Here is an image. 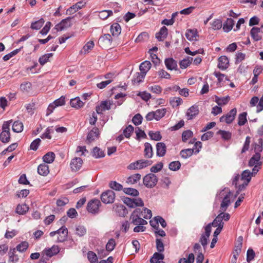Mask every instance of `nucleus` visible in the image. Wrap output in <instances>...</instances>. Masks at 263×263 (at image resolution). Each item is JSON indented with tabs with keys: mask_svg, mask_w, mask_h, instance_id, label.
Here are the masks:
<instances>
[{
	"mask_svg": "<svg viewBox=\"0 0 263 263\" xmlns=\"http://www.w3.org/2000/svg\"><path fill=\"white\" fill-rule=\"evenodd\" d=\"M262 144L263 140L262 138H259L258 143L255 144L254 147L255 154L249 161V166H253L255 164H262V161H260L261 157L260 153L262 151Z\"/></svg>",
	"mask_w": 263,
	"mask_h": 263,
	"instance_id": "f257e3e1",
	"label": "nucleus"
},
{
	"mask_svg": "<svg viewBox=\"0 0 263 263\" xmlns=\"http://www.w3.org/2000/svg\"><path fill=\"white\" fill-rule=\"evenodd\" d=\"M230 218V215L228 213L219 212V214L214 219L213 221L209 223L207 226H210V229L211 230L212 226L214 227H223L224 223L223 220L225 221H228Z\"/></svg>",
	"mask_w": 263,
	"mask_h": 263,
	"instance_id": "f03ea898",
	"label": "nucleus"
},
{
	"mask_svg": "<svg viewBox=\"0 0 263 263\" xmlns=\"http://www.w3.org/2000/svg\"><path fill=\"white\" fill-rule=\"evenodd\" d=\"M11 120L5 121L2 125V132L0 134V141L3 143H7L11 139L10 126Z\"/></svg>",
	"mask_w": 263,
	"mask_h": 263,
	"instance_id": "7ed1b4c3",
	"label": "nucleus"
},
{
	"mask_svg": "<svg viewBox=\"0 0 263 263\" xmlns=\"http://www.w3.org/2000/svg\"><path fill=\"white\" fill-rule=\"evenodd\" d=\"M152 164V161L145 159H140L134 162L131 163L127 166L129 170H141Z\"/></svg>",
	"mask_w": 263,
	"mask_h": 263,
	"instance_id": "20e7f679",
	"label": "nucleus"
},
{
	"mask_svg": "<svg viewBox=\"0 0 263 263\" xmlns=\"http://www.w3.org/2000/svg\"><path fill=\"white\" fill-rule=\"evenodd\" d=\"M158 177L153 173L146 175L143 178V183L147 188L155 187L158 182Z\"/></svg>",
	"mask_w": 263,
	"mask_h": 263,
	"instance_id": "39448f33",
	"label": "nucleus"
},
{
	"mask_svg": "<svg viewBox=\"0 0 263 263\" xmlns=\"http://www.w3.org/2000/svg\"><path fill=\"white\" fill-rule=\"evenodd\" d=\"M100 205L101 202L99 199H93L88 202L87 210L89 213L96 214L99 213Z\"/></svg>",
	"mask_w": 263,
	"mask_h": 263,
	"instance_id": "423d86ee",
	"label": "nucleus"
},
{
	"mask_svg": "<svg viewBox=\"0 0 263 263\" xmlns=\"http://www.w3.org/2000/svg\"><path fill=\"white\" fill-rule=\"evenodd\" d=\"M115 199V193L112 190H107L103 192L101 195V201L105 204L112 203Z\"/></svg>",
	"mask_w": 263,
	"mask_h": 263,
	"instance_id": "0eeeda50",
	"label": "nucleus"
},
{
	"mask_svg": "<svg viewBox=\"0 0 263 263\" xmlns=\"http://www.w3.org/2000/svg\"><path fill=\"white\" fill-rule=\"evenodd\" d=\"M112 42V37L109 34H105L101 36L99 40L98 44L102 48H109Z\"/></svg>",
	"mask_w": 263,
	"mask_h": 263,
	"instance_id": "6e6552de",
	"label": "nucleus"
},
{
	"mask_svg": "<svg viewBox=\"0 0 263 263\" xmlns=\"http://www.w3.org/2000/svg\"><path fill=\"white\" fill-rule=\"evenodd\" d=\"M237 114V109L234 108L231 109L226 115H223L220 118V122H225L227 124L231 123L235 119Z\"/></svg>",
	"mask_w": 263,
	"mask_h": 263,
	"instance_id": "1a4fd4ad",
	"label": "nucleus"
},
{
	"mask_svg": "<svg viewBox=\"0 0 263 263\" xmlns=\"http://www.w3.org/2000/svg\"><path fill=\"white\" fill-rule=\"evenodd\" d=\"M250 104L251 107L256 106V112L258 113L263 110V95L260 100L257 97H252L250 100Z\"/></svg>",
	"mask_w": 263,
	"mask_h": 263,
	"instance_id": "9d476101",
	"label": "nucleus"
},
{
	"mask_svg": "<svg viewBox=\"0 0 263 263\" xmlns=\"http://www.w3.org/2000/svg\"><path fill=\"white\" fill-rule=\"evenodd\" d=\"M71 18L72 17H67L62 20L61 22L55 26L54 29H55L57 31H59L70 27L71 26L70 21Z\"/></svg>",
	"mask_w": 263,
	"mask_h": 263,
	"instance_id": "9b49d317",
	"label": "nucleus"
},
{
	"mask_svg": "<svg viewBox=\"0 0 263 263\" xmlns=\"http://www.w3.org/2000/svg\"><path fill=\"white\" fill-rule=\"evenodd\" d=\"M141 215L132 214L130 216L131 223L135 226L146 225L147 222L140 217Z\"/></svg>",
	"mask_w": 263,
	"mask_h": 263,
	"instance_id": "f8f14e48",
	"label": "nucleus"
},
{
	"mask_svg": "<svg viewBox=\"0 0 263 263\" xmlns=\"http://www.w3.org/2000/svg\"><path fill=\"white\" fill-rule=\"evenodd\" d=\"M83 160L81 158L76 157L71 160L70 166L72 172L79 171L82 167Z\"/></svg>",
	"mask_w": 263,
	"mask_h": 263,
	"instance_id": "ddd939ff",
	"label": "nucleus"
},
{
	"mask_svg": "<svg viewBox=\"0 0 263 263\" xmlns=\"http://www.w3.org/2000/svg\"><path fill=\"white\" fill-rule=\"evenodd\" d=\"M205 233L201 235L199 241L204 248L208 244V239L210 235L211 230L210 229V226H206L204 228Z\"/></svg>",
	"mask_w": 263,
	"mask_h": 263,
	"instance_id": "4468645a",
	"label": "nucleus"
},
{
	"mask_svg": "<svg viewBox=\"0 0 263 263\" xmlns=\"http://www.w3.org/2000/svg\"><path fill=\"white\" fill-rule=\"evenodd\" d=\"M111 104L108 101H104L101 102L100 104L97 106L96 110L98 114H101L105 110H109L111 107Z\"/></svg>",
	"mask_w": 263,
	"mask_h": 263,
	"instance_id": "2eb2a0df",
	"label": "nucleus"
},
{
	"mask_svg": "<svg viewBox=\"0 0 263 263\" xmlns=\"http://www.w3.org/2000/svg\"><path fill=\"white\" fill-rule=\"evenodd\" d=\"M199 108L197 105L190 107L187 110L186 115L188 120H192L199 114Z\"/></svg>",
	"mask_w": 263,
	"mask_h": 263,
	"instance_id": "dca6fc26",
	"label": "nucleus"
},
{
	"mask_svg": "<svg viewBox=\"0 0 263 263\" xmlns=\"http://www.w3.org/2000/svg\"><path fill=\"white\" fill-rule=\"evenodd\" d=\"M59 236L57 238V242H62L66 240L68 235V230L65 227H62L58 229Z\"/></svg>",
	"mask_w": 263,
	"mask_h": 263,
	"instance_id": "f3484780",
	"label": "nucleus"
},
{
	"mask_svg": "<svg viewBox=\"0 0 263 263\" xmlns=\"http://www.w3.org/2000/svg\"><path fill=\"white\" fill-rule=\"evenodd\" d=\"M99 136V129L97 127H94L88 134L87 136V141L88 143H91L96 139L98 138Z\"/></svg>",
	"mask_w": 263,
	"mask_h": 263,
	"instance_id": "a211bd4d",
	"label": "nucleus"
},
{
	"mask_svg": "<svg viewBox=\"0 0 263 263\" xmlns=\"http://www.w3.org/2000/svg\"><path fill=\"white\" fill-rule=\"evenodd\" d=\"M229 66V61L228 58L222 55L218 58V67L221 70H225L228 68Z\"/></svg>",
	"mask_w": 263,
	"mask_h": 263,
	"instance_id": "6ab92c4d",
	"label": "nucleus"
},
{
	"mask_svg": "<svg viewBox=\"0 0 263 263\" xmlns=\"http://www.w3.org/2000/svg\"><path fill=\"white\" fill-rule=\"evenodd\" d=\"M85 5V3L83 1H80L74 5L71 6L67 10V14H73L78 10L82 8Z\"/></svg>",
	"mask_w": 263,
	"mask_h": 263,
	"instance_id": "aec40b11",
	"label": "nucleus"
},
{
	"mask_svg": "<svg viewBox=\"0 0 263 263\" xmlns=\"http://www.w3.org/2000/svg\"><path fill=\"white\" fill-rule=\"evenodd\" d=\"M230 194L231 192H230L228 194H227L223 198L221 203L220 204V209L219 212H224L226 211L229 206L230 203Z\"/></svg>",
	"mask_w": 263,
	"mask_h": 263,
	"instance_id": "412c9836",
	"label": "nucleus"
},
{
	"mask_svg": "<svg viewBox=\"0 0 263 263\" xmlns=\"http://www.w3.org/2000/svg\"><path fill=\"white\" fill-rule=\"evenodd\" d=\"M166 147L163 142H158L156 144V154L159 157H163L165 155Z\"/></svg>",
	"mask_w": 263,
	"mask_h": 263,
	"instance_id": "4be33fe9",
	"label": "nucleus"
},
{
	"mask_svg": "<svg viewBox=\"0 0 263 263\" xmlns=\"http://www.w3.org/2000/svg\"><path fill=\"white\" fill-rule=\"evenodd\" d=\"M59 248L58 246H53L50 248L45 249L43 251L44 254L49 257H51L59 252Z\"/></svg>",
	"mask_w": 263,
	"mask_h": 263,
	"instance_id": "5701e85b",
	"label": "nucleus"
},
{
	"mask_svg": "<svg viewBox=\"0 0 263 263\" xmlns=\"http://www.w3.org/2000/svg\"><path fill=\"white\" fill-rule=\"evenodd\" d=\"M70 104L72 107L80 109L84 105L85 102H83L79 97H77L70 100Z\"/></svg>",
	"mask_w": 263,
	"mask_h": 263,
	"instance_id": "b1692460",
	"label": "nucleus"
},
{
	"mask_svg": "<svg viewBox=\"0 0 263 263\" xmlns=\"http://www.w3.org/2000/svg\"><path fill=\"white\" fill-rule=\"evenodd\" d=\"M166 67L168 70H176L177 67V62L173 58H167L164 61Z\"/></svg>",
	"mask_w": 263,
	"mask_h": 263,
	"instance_id": "393cba45",
	"label": "nucleus"
},
{
	"mask_svg": "<svg viewBox=\"0 0 263 263\" xmlns=\"http://www.w3.org/2000/svg\"><path fill=\"white\" fill-rule=\"evenodd\" d=\"M168 34V30L165 26H163L159 32L156 34V37L159 41H162L166 38Z\"/></svg>",
	"mask_w": 263,
	"mask_h": 263,
	"instance_id": "a878e982",
	"label": "nucleus"
},
{
	"mask_svg": "<svg viewBox=\"0 0 263 263\" xmlns=\"http://www.w3.org/2000/svg\"><path fill=\"white\" fill-rule=\"evenodd\" d=\"M164 258V256L163 254L160 253L156 252L151 257L150 262L151 263H164L163 261Z\"/></svg>",
	"mask_w": 263,
	"mask_h": 263,
	"instance_id": "bb28decb",
	"label": "nucleus"
},
{
	"mask_svg": "<svg viewBox=\"0 0 263 263\" xmlns=\"http://www.w3.org/2000/svg\"><path fill=\"white\" fill-rule=\"evenodd\" d=\"M144 155L146 158H151L153 156L152 146L148 142L144 144Z\"/></svg>",
	"mask_w": 263,
	"mask_h": 263,
	"instance_id": "cd10ccee",
	"label": "nucleus"
},
{
	"mask_svg": "<svg viewBox=\"0 0 263 263\" xmlns=\"http://www.w3.org/2000/svg\"><path fill=\"white\" fill-rule=\"evenodd\" d=\"M37 172L40 175L47 176L49 173L48 165L45 163L40 164L37 167Z\"/></svg>",
	"mask_w": 263,
	"mask_h": 263,
	"instance_id": "c85d7f7f",
	"label": "nucleus"
},
{
	"mask_svg": "<svg viewBox=\"0 0 263 263\" xmlns=\"http://www.w3.org/2000/svg\"><path fill=\"white\" fill-rule=\"evenodd\" d=\"M151 66L152 64L151 62L148 61H145L140 65L139 69L140 72L143 73V76L144 74L146 75V73L150 69Z\"/></svg>",
	"mask_w": 263,
	"mask_h": 263,
	"instance_id": "c756f323",
	"label": "nucleus"
},
{
	"mask_svg": "<svg viewBox=\"0 0 263 263\" xmlns=\"http://www.w3.org/2000/svg\"><path fill=\"white\" fill-rule=\"evenodd\" d=\"M261 31V28L258 27H253L250 31V34L254 40L256 41L261 39V36L259 34Z\"/></svg>",
	"mask_w": 263,
	"mask_h": 263,
	"instance_id": "7c9ffc66",
	"label": "nucleus"
},
{
	"mask_svg": "<svg viewBox=\"0 0 263 263\" xmlns=\"http://www.w3.org/2000/svg\"><path fill=\"white\" fill-rule=\"evenodd\" d=\"M110 32L113 36H118L121 32V28L118 23H114L110 26Z\"/></svg>",
	"mask_w": 263,
	"mask_h": 263,
	"instance_id": "2f4dec72",
	"label": "nucleus"
},
{
	"mask_svg": "<svg viewBox=\"0 0 263 263\" xmlns=\"http://www.w3.org/2000/svg\"><path fill=\"white\" fill-rule=\"evenodd\" d=\"M234 25V20L231 18H228L223 24V30L228 32L232 29Z\"/></svg>",
	"mask_w": 263,
	"mask_h": 263,
	"instance_id": "473e14b6",
	"label": "nucleus"
},
{
	"mask_svg": "<svg viewBox=\"0 0 263 263\" xmlns=\"http://www.w3.org/2000/svg\"><path fill=\"white\" fill-rule=\"evenodd\" d=\"M55 154L53 152H48L43 157V161L46 163H51L55 159Z\"/></svg>",
	"mask_w": 263,
	"mask_h": 263,
	"instance_id": "72a5a7b5",
	"label": "nucleus"
},
{
	"mask_svg": "<svg viewBox=\"0 0 263 263\" xmlns=\"http://www.w3.org/2000/svg\"><path fill=\"white\" fill-rule=\"evenodd\" d=\"M193 60V58L190 57H187L186 58L182 60L179 62L180 68L181 69L186 68L192 63Z\"/></svg>",
	"mask_w": 263,
	"mask_h": 263,
	"instance_id": "f704fd0d",
	"label": "nucleus"
},
{
	"mask_svg": "<svg viewBox=\"0 0 263 263\" xmlns=\"http://www.w3.org/2000/svg\"><path fill=\"white\" fill-rule=\"evenodd\" d=\"M252 175L253 173L250 172V171L245 170L241 174L240 180L245 181L247 183H249L251 180Z\"/></svg>",
	"mask_w": 263,
	"mask_h": 263,
	"instance_id": "c9c22d12",
	"label": "nucleus"
},
{
	"mask_svg": "<svg viewBox=\"0 0 263 263\" xmlns=\"http://www.w3.org/2000/svg\"><path fill=\"white\" fill-rule=\"evenodd\" d=\"M45 23L44 18H41L37 21L32 22L31 24L30 28L33 30H39L43 25Z\"/></svg>",
	"mask_w": 263,
	"mask_h": 263,
	"instance_id": "e433bc0d",
	"label": "nucleus"
},
{
	"mask_svg": "<svg viewBox=\"0 0 263 263\" xmlns=\"http://www.w3.org/2000/svg\"><path fill=\"white\" fill-rule=\"evenodd\" d=\"M217 134L220 135L221 138L224 140H229L232 137V134L229 131L223 130H219L217 132Z\"/></svg>",
	"mask_w": 263,
	"mask_h": 263,
	"instance_id": "4c0bfd02",
	"label": "nucleus"
},
{
	"mask_svg": "<svg viewBox=\"0 0 263 263\" xmlns=\"http://www.w3.org/2000/svg\"><path fill=\"white\" fill-rule=\"evenodd\" d=\"M141 179V175L140 174H135L127 178V182L133 184L137 183Z\"/></svg>",
	"mask_w": 263,
	"mask_h": 263,
	"instance_id": "58836bf2",
	"label": "nucleus"
},
{
	"mask_svg": "<svg viewBox=\"0 0 263 263\" xmlns=\"http://www.w3.org/2000/svg\"><path fill=\"white\" fill-rule=\"evenodd\" d=\"M29 210L26 204H18L16 208V212L20 215H24Z\"/></svg>",
	"mask_w": 263,
	"mask_h": 263,
	"instance_id": "ea45409f",
	"label": "nucleus"
},
{
	"mask_svg": "<svg viewBox=\"0 0 263 263\" xmlns=\"http://www.w3.org/2000/svg\"><path fill=\"white\" fill-rule=\"evenodd\" d=\"M185 36L187 40L191 41L197 40L196 31L192 29L187 30L185 33Z\"/></svg>",
	"mask_w": 263,
	"mask_h": 263,
	"instance_id": "a19ab883",
	"label": "nucleus"
},
{
	"mask_svg": "<svg viewBox=\"0 0 263 263\" xmlns=\"http://www.w3.org/2000/svg\"><path fill=\"white\" fill-rule=\"evenodd\" d=\"M15 248L11 249L8 253L9 261L13 263L16 262L18 260L17 255H15Z\"/></svg>",
	"mask_w": 263,
	"mask_h": 263,
	"instance_id": "79ce46f5",
	"label": "nucleus"
},
{
	"mask_svg": "<svg viewBox=\"0 0 263 263\" xmlns=\"http://www.w3.org/2000/svg\"><path fill=\"white\" fill-rule=\"evenodd\" d=\"M194 153V149L187 148L182 149L180 152L181 157L184 159H186L191 157Z\"/></svg>",
	"mask_w": 263,
	"mask_h": 263,
	"instance_id": "37998d69",
	"label": "nucleus"
},
{
	"mask_svg": "<svg viewBox=\"0 0 263 263\" xmlns=\"http://www.w3.org/2000/svg\"><path fill=\"white\" fill-rule=\"evenodd\" d=\"M145 76V74L143 76V73L141 72L136 73L132 80L133 83L134 84H139L142 81Z\"/></svg>",
	"mask_w": 263,
	"mask_h": 263,
	"instance_id": "c03bdc74",
	"label": "nucleus"
},
{
	"mask_svg": "<svg viewBox=\"0 0 263 263\" xmlns=\"http://www.w3.org/2000/svg\"><path fill=\"white\" fill-rule=\"evenodd\" d=\"M247 113L246 112H243L239 115L238 117V124L239 126L245 125L247 122Z\"/></svg>",
	"mask_w": 263,
	"mask_h": 263,
	"instance_id": "a18cd8bd",
	"label": "nucleus"
},
{
	"mask_svg": "<svg viewBox=\"0 0 263 263\" xmlns=\"http://www.w3.org/2000/svg\"><path fill=\"white\" fill-rule=\"evenodd\" d=\"M92 156L96 158H100L104 157L105 156V154L104 152L100 148L95 147L93 149Z\"/></svg>",
	"mask_w": 263,
	"mask_h": 263,
	"instance_id": "49530a36",
	"label": "nucleus"
},
{
	"mask_svg": "<svg viewBox=\"0 0 263 263\" xmlns=\"http://www.w3.org/2000/svg\"><path fill=\"white\" fill-rule=\"evenodd\" d=\"M23 129V124L21 122L15 121L12 125V130L15 133H20Z\"/></svg>",
	"mask_w": 263,
	"mask_h": 263,
	"instance_id": "de8ad7c7",
	"label": "nucleus"
},
{
	"mask_svg": "<svg viewBox=\"0 0 263 263\" xmlns=\"http://www.w3.org/2000/svg\"><path fill=\"white\" fill-rule=\"evenodd\" d=\"M182 103V99L179 97H174L170 99V103L173 107H177Z\"/></svg>",
	"mask_w": 263,
	"mask_h": 263,
	"instance_id": "09e8293b",
	"label": "nucleus"
},
{
	"mask_svg": "<svg viewBox=\"0 0 263 263\" xmlns=\"http://www.w3.org/2000/svg\"><path fill=\"white\" fill-rule=\"evenodd\" d=\"M112 14L111 10H103L99 12V16L102 20H105Z\"/></svg>",
	"mask_w": 263,
	"mask_h": 263,
	"instance_id": "8fccbe9b",
	"label": "nucleus"
},
{
	"mask_svg": "<svg viewBox=\"0 0 263 263\" xmlns=\"http://www.w3.org/2000/svg\"><path fill=\"white\" fill-rule=\"evenodd\" d=\"M166 110L165 108H162L161 109H157L155 111H154L155 116V120L157 121L159 120L162 117L165 116Z\"/></svg>",
	"mask_w": 263,
	"mask_h": 263,
	"instance_id": "3c124183",
	"label": "nucleus"
},
{
	"mask_svg": "<svg viewBox=\"0 0 263 263\" xmlns=\"http://www.w3.org/2000/svg\"><path fill=\"white\" fill-rule=\"evenodd\" d=\"M148 135L152 140L155 141H159L162 138L160 132H154L153 131H150L148 133Z\"/></svg>",
	"mask_w": 263,
	"mask_h": 263,
	"instance_id": "603ef678",
	"label": "nucleus"
},
{
	"mask_svg": "<svg viewBox=\"0 0 263 263\" xmlns=\"http://www.w3.org/2000/svg\"><path fill=\"white\" fill-rule=\"evenodd\" d=\"M123 192L128 195L137 196L139 195V192L137 190L130 187H127L123 189Z\"/></svg>",
	"mask_w": 263,
	"mask_h": 263,
	"instance_id": "864d4df0",
	"label": "nucleus"
},
{
	"mask_svg": "<svg viewBox=\"0 0 263 263\" xmlns=\"http://www.w3.org/2000/svg\"><path fill=\"white\" fill-rule=\"evenodd\" d=\"M53 55L52 53L45 54L39 58V62L41 65H44L46 63L50 58Z\"/></svg>",
	"mask_w": 263,
	"mask_h": 263,
	"instance_id": "5fc2aeb1",
	"label": "nucleus"
},
{
	"mask_svg": "<svg viewBox=\"0 0 263 263\" xmlns=\"http://www.w3.org/2000/svg\"><path fill=\"white\" fill-rule=\"evenodd\" d=\"M76 234L80 237L83 236L86 233V229L83 226H78L76 229Z\"/></svg>",
	"mask_w": 263,
	"mask_h": 263,
	"instance_id": "6e6d98bb",
	"label": "nucleus"
},
{
	"mask_svg": "<svg viewBox=\"0 0 263 263\" xmlns=\"http://www.w3.org/2000/svg\"><path fill=\"white\" fill-rule=\"evenodd\" d=\"M194 259V255L193 253H191L189 255L187 258H181L179 261V263H193Z\"/></svg>",
	"mask_w": 263,
	"mask_h": 263,
	"instance_id": "4d7b16f0",
	"label": "nucleus"
},
{
	"mask_svg": "<svg viewBox=\"0 0 263 263\" xmlns=\"http://www.w3.org/2000/svg\"><path fill=\"white\" fill-rule=\"evenodd\" d=\"M28 247V243L26 241H23L16 246L15 249L20 252H23L27 250Z\"/></svg>",
	"mask_w": 263,
	"mask_h": 263,
	"instance_id": "13d9d810",
	"label": "nucleus"
},
{
	"mask_svg": "<svg viewBox=\"0 0 263 263\" xmlns=\"http://www.w3.org/2000/svg\"><path fill=\"white\" fill-rule=\"evenodd\" d=\"M116 246V242L113 238L110 239L106 245V249L108 252L112 251Z\"/></svg>",
	"mask_w": 263,
	"mask_h": 263,
	"instance_id": "bf43d9fd",
	"label": "nucleus"
},
{
	"mask_svg": "<svg viewBox=\"0 0 263 263\" xmlns=\"http://www.w3.org/2000/svg\"><path fill=\"white\" fill-rule=\"evenodd\" d=\"M142 120V116L140 114H137L133 117L132 122L135 125H139L141 124Z\"/></svg>",
	"mask_w": 263,
	"mask_h": 263,
	"instance_id": "052dcab7",
	"label": "nucleus"
},
{
	"mask_svg": "<svg viewBox=\"0 0 263 263\" xmlns=\"http://www.w3.org/2000/svg\"><path fill=\"white\" fill-rule=\"evenodd\" d=\"M20 50H21V48L16 49L11 51L9 53L6 54L3 58V60L4 61H7L9 60L10 58L14 57L16 54H17L20 52Z\"/></svg>",
	"mask_w": 263,
	"mask_h": 263,
	"instance_id": "680f3d73",
	"label": "nucleus"
},
{
	"mask_svg": "<svg viewBox=\"0 0 263 263\" xmlns=\"http://www.w3.org/2000/svg\"><path fill=\"white\" fill-rule=\"evenodd\" d=\"M181 166V163L179 161H173L171 162L169 164V168L173 171H176L178 170Z\"/></svg>",
	"mask_w": 263,
	"mask_h": 263,
	"instance_id": "e2e57ef3",
	"label": "nucleus"
},
{
	"mask_svg": "<svg viewBox=\"0 0 263 263\" xmlns=\"http://www.w3.org/2000/svg\"><path fill=\"white\" fill-rule=\"evenodd\" d=\"M109 187L116 191H121L123 189L122 185L115 181H112L109 183Z\"/></svg>",
	"mask_w": 263,
	"mask_h": 263,
	"instance_id": "0e129e2a",
	"label": "nucleus"
},
{
	"mask_svg": "<svg viewBox=\"0 0 263 263\" xmlns=\"http://www.w3.org/2000/svg\"><path fill=\"white\" fill-rule=\"evenodd\" d=\"M212 28L214 30H219L222 27V22L220 20L216 19L211 24Z\"/></svg>",
	"mask_w": 263,
	"mask_h": 263,
	"instance_id": "69168bd1",
	"label": "nucleus"
},
{
	"mask_svg": "<svg viewBox=\"0 0 263 263\" xmlns=\"http://www.w3.org/2000/svg\"><path fill=\"white\" fill-rule=\"evenodd\" d=\"M87 257L88 260L91 263H97L98 261V258L96 254L92 251H89L87 253Z\"/></svg>",
	"mask_w": 263,
	"mask_h": 263,
	"instance_id": "338daca9",
	"label": "nucleus"
},
{
	"mask_svg": "<svg viewBox=\"0 0 263 263\" xmlns=\"http://www.w3.org/2000/svg\"><path fill=\"white\" fill-rule=\"evenodd\" d=\"M193 136V132L190 130L184 131L182 134V140L183 142H186L190 138Z\"/></svg>",
	"mask_w": 263,
	"mask_h": 263,
	"instance_id": "774afa93",
	"label": "nucleus"
}]
</instances>
